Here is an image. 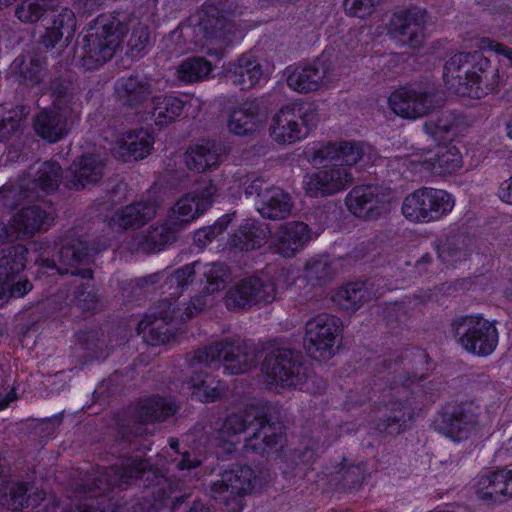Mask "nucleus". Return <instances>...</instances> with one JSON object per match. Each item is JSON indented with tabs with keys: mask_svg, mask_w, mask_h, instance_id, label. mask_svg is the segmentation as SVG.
<instances>
[{
	"mask_svg": "<svg viewBox=\"0 0 512 512\" xmlns=\"http://www.w3.org/2000/svg\"><path fill=\"white\" fill-rule=\"evenodd\" d=\"M27 249L23 245L10 246L2 251L0 257V284L6 288L30 282L21 273L27 262Z\"/></svg>",
	"mask_w": 512,
	"mask_h": 512,
	"instance_id": "nucleus-33",
	"label": "nucleus"
},
{
	"mask_svg": "<svg viewBox=\"0 0 512 512\" xmlns=\"http://www.w3.org/2000/svg\"><path fill=\"white\" fill-rule=\"evenodd\" d=\"M150 41L148 27L138 21L132 24V34L128 41L131 58H140Z\"/></svg>",
	"mask_w": 512,
	"mask_h": 512,
	"instance_id": "nucleus-60",
	"label": "nucleus"
},
{
	"mask_svg": "<svg viewBox=\"0 0 512 512\" xmlns=\"http://www.w3.org/2000/svg\"><path fill=\"white\" fill-rule=\"evenodd\" d=\"M29 183L26 178H21L18 185L4 186L0 190V200L8 209H15L24 199H33Z\"/></svg>",
	"mask_w": 512,
	"mask_h": 512,
	"instance_id": "nucleus-58",
	"label": "nucleus"
},
{
	"mask_svg": "<svg viewBox=\"0 0 512 512\" xmlns=\"http://www.w3.org/2000/svg\"><path fill=\"white\" fill-rule=\"evenodd\" d=\"M370 293L361 283H350L338 288L331 295L332 302L347 312H356L369 300Z\"/></svg>",
	"mask_w": 512,
	"mask_h": 512,
	"instance_id": "nucleus-46",
	"label": "nucleus"
},
{
	"mask_svg": "<svg viewBox=\"0 0 512 512\" xmlns=\"http://www.w3.org/2000/svg\"><path fill=\"white\" fill-rule=\"evenodd\" d=\"M178 411V406L171 400L162 397H151L141 400L136 407L135 420L132 425L123 426L120 436L123 440L132 441V437L148 434L145 425L165 421Z\"/></svg>",
	"mask_w": 512,
	"mask_h": 512,
	"instance_id": "nucleus-18",
	"label": "nucleus"
},
{
	"mask_svg": "<svg viewBox=\"0 0 512 512\" xmlns=\"http://www.w3.org/2000/svg\"><path fill=\"white\" fill-rule=\"evenodd\" d=\"M346 205L355 216L372 220L388 211L389 198L378 186H356L348 193Z\"/></svg>",
	"mask_w": 512,
	"mask_h": 512,
	"instance_id": "nucleus-23",
	"label": "nucleus"
},
{
	"mask_svg": "<svg viewBox=\"0 0 512 512\" xmlns=\"http://www.w3.org/2000/svg\"><path fill=\"white\" fill-rule=\"evenodd\" d=\"M459 344L468 352L479 356L491 354L498 344L496 327L480 316H460L451 323Z\"/></svg>",
	"mask_w": 512,
	"mask_h": 512,
	"instance_id": "nucleus-12",
	"label": "nucleus"
},
{
	"mask_svg": "<svg viewBox=\"0 0 512 512\" xmlns=\"http://www.w3.org/2000/svg\"><path fill=\"white\" fill-rule=\"evenodd\" d=\"M52 107L70 116L79 102V88L70 79L57 78L50 85Z\"/></svg>",
	"mask_w": 512,
	"mask_h": 512,
	"instance_id": "nucleus-43",
	"label": "nucleus"
},
{
	"mask_svg": "<svg viewBox=\"0 0 512 512\" xmlns=\"http://www.w3.org/2000/svg\"><path fill=\"white\" fill-rule=\"evenodd\" d=\"M222 153L223 148L220 144L207 141L190 147L185 153V163L190 170L201 173L217 166Z\"/></svg>",
	"mask_w": 512,
	"mask_h": 512,
	"instance_id": "nucleus-38",
	"label": "nucleus"
},
{
	"mask_svg": "<svg viewBox=\"0 0 512 512\" xmlns=\"http://www.w3.org/2000/svg\"><path fill=\"white\" fill-rule=\"evenodd\" d=\"M337 479L341 481L342 487L349 491L358 490L365 480V467L362 463L348 464L346 460L340 464L337 472Z\"/></svg>",
	"mask_w": 512,
	"mask_h": 512,
	"instance_id": "nucleus-57",
	"label": "nucleus"
},
{
	"mask_svg": "<svg viewBox=\"0 0 512 512\" xmlns=\"http://www.w3.org/2000/svg\"><path fill=\"white\" fill-rule=\"evenodd\" d=\"M127 31L126 23L116 16L98 17L83 39L84 66L94 69L112 59Z\"/></svg>",
	"mask_w": 512,
	"mask_h": 512,
	"instance_id": "nucleus-7",
	"label": "nucleus"
},
{
	"mask_svg": "<svg viewBox=\"0 0 512 512\" xmlns=\"http://www.w3.org/2000/svg\"><path fill=\"white\" fill-rule=\"evenodd\" d=\"M268 233L266 224L247 220L232 235L229 242L230 248L239 251H250L260 248L266 243Z\"/></svg>",
	"mask_w": 512,
	"mask_h": 512,
	"instance_id": "nucleus-39",
	"label": "nucleus"
},
{
	"mask_svg": "<svg viewBox=\"0 0 512 512\" xmlns=\"http://www.w3.org/2000/svg\"><path fill=\"white\" fill-rule=\"evenodd\" d=\"M215 193L216 186L212 181L203 182L192 192L181 197L171 208L168 216L184 230L191 221L212 205Z\"/></svg>",
	"mask_w": 512,
	"mask_h": 512,
	"instance_id": "nucleus-22",
	"label": "nucleus"
},
{
	"mask_svg": "<svg viewBox=\"0 0 512 512\" xmlns=\"http://www.w3.org/2000/svg\"><path fill=\"white\" fill-rule=\"evenodd\" d=\"M72 116L55 110H43L34 119V129L38 136L51 143L62 139L69 131Z\"/></svg>",
	"mask_w": 512,
	"mask_h": 512,
	"instance_id": "nucleus-36",
	"label": "nucleus"
},
{
	"mask_svg": "<svg viewBox=\"0 0 512 512\" xmlns=\"http://www.w3.org/2000/svg\"><path fill=\"white\" fill-rule=\"evenodd\" d=\"M476 52H461L451 56L443 68V81L448 90L459 95L466 96L469 93L472 72L477 65Z\"/></svg>",
	"mask_w": 512,
	"mask_h": 512,
	"instance_id": "nucleus-26",
	"label": "nucleus"
},
{
	"mask_svg": "<svg viewBox=\"0 0 512 512\" xmlns=\"http://www.w3.org/2000/svg\"><path fill=\"white\" fill-rule=\"evenodd\" d=\"M459 119L450 112H441L424 123L425 132L436 141H445L458 131Z\"/></svg>",
	"mask_w": 512,
	"mask_h": 512,
	"instance_id": "nucleus-51",
	"label": "nucleus"
},
{
	"mask_svg": "<svg viewBox=\"0 0 512 512\" xmlns=\"http://www.w3.org/2000/svg\"><path fill=\"white\" fill-rule=\"evenodd\" d=\"M255 362V349L238 338L198 349L194 354L192 364L222 365L229 374H241L247 372Z\"/></svg>",
	"mask_w": 512,
	"mask_h": 512,
	"instance_id": "nucleus-9",
	"label": "nucleus"
},
{
	"mask_svg": "<svg viewBox=\"0 0 512 512\" xmlns=\"http://www.w3.org/2000/svg\"><path fill=\"white\" fill-rule=\"evenodd\" d=\"M207 301L203 296L194 297L185 307L184 311L172 307V303L167 299L159 301L154 317H147L141 320L137 325L138 334H143L145 341L152 346L169 342L174 337V328L170 322L179 319L180 322L190 320L196 314L200 313Z\"/></svg>",
	"mask_w": 512,
	"mask_h": 512,
	"instance_id": "nucleus-8",
	"label": "nucleus"
},
{
	"mask_svg": "<svg viewBox=\"0 0 512 512\" xmlns=\"http://www.w3.org/2000/svg\"><path fill=\"white\" fill-rule=\"evenodd\" d=\"M341 331L342 323L338 317L317 315L306 323L304 348L316 360L329 359L334 354L335 341Z\"/></svg>",
	"mask_w": 512,
	"mask_h": 512,
	"instance_id": "nucleus-16",
	"label": "nucleus"
},
{
	"mask_svg": "<svg viewBox=\"0 0 512 512\" xmlns=\"http://www.w3.org/2000/svg\"><path fill=\"white\" fill-rule=\"evenodd\" d=\"M206 284L204 292L214 294L223 290L232 280L230 268L222 262L207 263L203 266Z\"/></svg>",
	"mask_w": 512,
	"mask_h": 512,
	"instance_id": "nucleus-53",
	"label": "nucleus"
},
{
	"mask_svg": "<svg viewBox=\"0 0 512 512\" xmlns=\"http://www.w3.org/2000/svg\"><path fill=\"white\" fill-rule=\"evenodd\" d=\"M317 112L300 102L283 105L273 116L270 135L278 144H294L306 138L318 122Z\"/></svg>",
	"mask_w": 512,
	"mask_h": 512,
	"instance_id": "nucleus-10",
	"label": "nucleus"
},
{
	"mask_svg": "<svg viewBox=\"0 0 512 512\" xmlns=\"http://www.w3.org/2000/svg\"><path fill=\"white\" fill-rule=\"evenodd\" d=\"M261 370L265 383L270 386L298 387L300 389L306 386V390L313 392H320L325 388V382L322 379L312 380L313 383L316 381L320 383L315 390L310 387V377L303 364L302 356L299 352L288 348H277L270 351L262 363Z\"/></svg>",
	"mask_w": 512,
	"mask_h": 512,
	"instance_id": "nucleus-5",
	"label": "nucleus"
},
{
	"mask_svg": "<svg viewBox=\"0 0 512 512\" xmlns=\"http://www.w3.org/2000/svg\"><path fill=\"white\" fill-rule=\"evenodd\" d=\"M153 142V137L148 131H131L118 141L116 154L124 160L130 157L135 160L143 159L150 154Z\"/></svg>",
	"mask_w": 512,
	"mask_h": 512,
	"instance_id": "nucleus-40",
	"label": "nucleus"
},
{
	"mask_svg": "<svg viewBox=\"0 0 512 512\" xmlns=\"http://www.w3.org/2000/svg\"><path fill=\"white\" fill-rule=\"evenodd\" d=\"M254 479L255 473L251 467L235 465L212 482L210 494L230 511L240 512L243 508L242 497L252 490Z\"/></svg>",
	"mask_w": 512,
	"mask_h": 512,
	"instance_id": "nucleus-13",
	"label": "nucleus"
},
{
	"mask_svg": "<svg viewBox=\"0 0 512 512\" xmlns=\"http://www.w3.org/2000/svg\"><path fill=\"white\" fill-rule=\"evenodd\" d=\"M22 110H10L0 120V141L12 138L21 130Z\"/></svg>",
	"mask_w": 512,
	"mask_h": 512,
	"instance_id": "nucleus-64",
	"label": "nucleus"
},
{
	"mask_svg": "<svg viewBox=\"0 0 512 512\" xmlns=\"http://www.w3.org/2000/svg\"><path fill=\"white\" fill-rule=\"evenodd\" d=\"M335 66L330 60L319 58L311 64L287 68L286 82L289 88L298 93L317 91L321 86L335 79Z\"/></svg>",
	"mask_w": 512,
	"mask_h": 512,
	"instance_id": "nucleus-19",
	"label": "nucleus"
},
{
	"mask_svg": "<svg viewBox=\"0 0 512 512\" xmlns=\"http://www.w3.org/2000/svg\"><path fill=\"white\" fill-rule=\"evenodd\" d=\"M115 91L124 105L137 107L152 97L153 80L145 75L121 77L116 81Z\"/></svg>",
	"mask_w": 512,
	"mask_h": 512,
	"instance_id": "nucleus-31",
	"label": "nucleus"
},
{
	"mask_svg": "<svg viewBox=\"0 0 512 512\" xmlns=\"http://www.w3.org/2000/svg\"><path fill=\"white\" fill-rule=\"evenodd\" d=\"M156 213L154 201H139L121 209L113 220L123 229L139 228L153 219Z\"/></svg>",
	"mask_w": 512,
	"mask_h": 512,
	"instance_id": "nucleus-41",
	"label": "nucleus"
},
{
	"mask_svg": "<svg viewBox=\"0 0 512 512\" xmlns=\"http://www.w3.org/2000/svg\"><path fill=\"white\" fill-rule=\"evenodd\" d=\"M392 387L384 418L376 424L380 433L399 434L416 411L433 402L434 385L424 382V376L406 375Z\"/></svg>",
	"mask_w": 512,
	"mask_h": 512,
	"instance_id": "nucleus-3",
	"label": "nucleus"
},
{
	"mask_svg": "<svg viewBox=\"0 0 512 512\" xmlns=\"http://www.w3.org/2000/svg\"><path fill=\"white\" fill-rule=\"evenodd\" d=\"M476 424L477 413L472 403H449L434 420L435 430L453 441L467 439Z\"/></svg>",
	"mask_w": 512,
	"mask_h": 512,
	"instance_id": "nucleus-17",
	"label": "nucleus"
},
{
	"mask_svg": "<svg viewBox=\"0 0 512 512\" xmlns=\"http://www.w3.org/2000/svg\"><path fill=\"white\" fill-rule=\"evenodd\" d=\"M56 211L51 202L33 204L20 209L11 219L16 238H31L48 231L55 220Z\"/></svg>",
	"mask_w": 512,
	"mask_h": 512,
	"instance_id": "nucleus-21",
	"label": "nucleus"
},
{
	"mask_svg": "<svg viewBox=\"0 0 512 512\" xmlns=\"http://www.w3.org/2000/svg\"><path fill=\"white\" fill-rule=\"evenodd\" d=\"M28 490L26 482L6 481L0 487V505L13 511L34 506L36 500L28 494Z\"/></svg>",
	"mask_w": 512,
	"mask_h": 512,
	"instance_id": "nucleus-49",
	"label": "nucleus"
},
{
	"mask_svg": "<svg viewBox=\"0 0 512 512\" xmlns=\"http://www.w3.org/2000/svg\"><path fill=\"white\" fill-rule=\"evenodd\" d=\"M257 210L263 218L270 220H282L287 218L292 211L293 202L290 195L282 188H270L263 195L262 201H257Z\"/></svg>",
	"mask_w": 512,
	"mask_h": 512,
	"instance_id": "nucleus-37",
	"label": "nucleus"
},
{
	"mask_svg": "<svg viewBox=\"0 0 512 512\" xmlns=\"http://www.w3.org/2000/svg\"><path fill=\"white\" fill-rule=\"evenodd\" d=\"M426 13L420 9H410L395 13L389 24V35L403 45L416 48L425 39Z\"/></svg>",
	"mask_w": 512,
	"mask_h": 512,
	"instance_id": "nucleus-24",
	"label": "nucleus"
},
{
	"mask_svg": "<svg viewBox=\"0 0 512 512\" xmlns=\"http://www.w3.org/2000/svg\"><path fill=\"white\" fill-rule=\"evenodd\" d=\"M472 238L463 233L447 235L438 246V255L441 260L453 264L467 259L470 255Z\"/></svg>",
	"mask_w": 512,
	"mask_h": 512,
	"instance_id": "nucleus-45",
	"label": "nucleus"
},
{
	"mask_svg": "<svg viewBox=\"0 0 512 512\" xmlns=\"http://www.w3.org/2000/svg\"><path fill=\"white\" fill-rule=\"evenodd\" d=\"M388 105L397 116L417 120L432 113L439 103L433 88L409 86L392 92L388 98Z\"/></svg>",
	"mask_w": 512,
	"mask_h": 512,
	"instance_id": "nucleus-14",
	"label": "nucleus"
},
{
	"mask_svg": "<svg viewBox=\"0 0 512 512\" xmlns=\"http://www.w3.org/2000/svg\"><path fill=\"white\" fill-rule=\"evenodd\" d=\"M227 79L240 90L255 87L263 78V68L260 62L251 54H243L226 69Z\"/></svg>",
	"mask_w": 512,
	"mask_h": 512,
	"instance_id": "nucleus-34",
	"label": "nucleus"
},
{
	"mask_svg": "<svg viewBox=\"0 0 512 512\" xmlns=\"http://www.w3.org/2000/svg\"><path fill=\"white\" fill-rule=\"evenodd\" d=\"M212 70L209 61L202 57H191L184 60L177 69L179 80L194 83L205 79Z\"/></svg>",
	"mask_w": 512,
	"mask_h": 512,
	"instance_id": "nucleus-54",
	"label": "nucleus"
},
{
	"mask_svg": "<svg viewBox=\"0 0 512 512\" xmlns=\"http://www.w3.org/2000/svg\"><path fill=\"white\" fill-rule=\"evenodd\" d=\"M309 233L308 225L303 222L283 223L271 236L270 247L274 253L291 258L309 242Z\"/></svg>",
	"mask_w": 512,
	"mask_h": 512,
	"instance_id": "nucleus-28",
	"label": "nucleus"
},
{
	"mask_svg": "<svg viewBox=\"0 0 512 512\" xmlns=\"http://www.w3.org/2000/svg\"><path fill=\"white\" fill-rule=\"evenodd\" d=\"M185 102L173 95H162L153 98L152 118L155 125L166 127L175 122L183 112Z\"/></svg>",
	"mask_w": 512,
	"mask_h": 512,
	"instance_id": "nucleus-48",
	"label": "nucleus"
},
{
	"mask_svg": "<svg viewBox=\"0 0 512 512\" xmlns=\"http://www.w3.org/2000/svg\"><path fill=\"white\" fill-rule=\"evenodd\" d=\"M194 266L195 264L185 265L176 269L163 282L161 286L163 293L168 295L166 299L172 303V307H175L173 301L193 282L195 276Z\"/></svg>",
	"mask_w": 512,
	"mask_h": 512,
	"instance_id": "nucleus-52",
	"label": "nucleus"
},
{
	"mask_svg": "<svg viewBox=\"0 0 512 512\" xmlns=\"http://www.w3.org/2000/svg\"><path fill=\"white\" fill-rule=\"evenodd\" d=\"M477 497L488 505L504 503L502 493L494 486L489 474L482 475L476 486Z\"/></svg>",
	"mask_w": 512,
	"mask_h": 512,
	"instance_id": "nucleus-61",
	"label": "nucleus"
},
{
	"mask_svg": "<svg viewBox=\"0 0 512 512\" xmlns=\"http://www.w3.org/2000/svg\"><path fill=\"white\" fill-rule=\"evenodd\" d=\"M276 285L270 279L246 277L233 285L224 302L230 311H244L259 304H269L276 299Z\"/></svg>",
	"mask_w": 512,
	"mask_h": 512,
	"instance_id": "nucleus-15",
	"label": "nucleus"
},
{
	"mask_svg": "<svg viewBox=\"0 0 512 512\" xmlns=\"http://www.w3.org/2000/svg\"><path fill=\"white\" fill-rule=\"evenodd\" d=\"M453 207L454 199L445 190L421 187L405 197L402 213L410 221L429 223L440 220Z\"/></svg>",
	"mask_w": 512,
	"mask_h": 512,
	"instance_id": "nucleus-11",
	"label": "nucleus"
},
{
	"mask_svg": "<svg viewBox=\"0 0 512 512\" xmlns=\"http://www.w3.org/2000/svg\"><path fill=\"white\" fill-rule=\"evenodd\" d=\"M54 0H23L15 10V16L23 23H36L48 11L54 10Z\"/></svg>",
	"mask_w": 512,
	"mask_h": 512,
	"instance_id": "nucleus-55",
	"label": "nucleus"
},
{
	"mask_svg": "<svg viewBox=\"0 0 512 512\" xmlns=\"http://www.w3.org/2000/svg\"><path fill=\"white\" fill-rule=\"evenodd\" d=\"M336 274V269L327 257L310 259L305 265V277L312 284L325 285Z\"/></svg>",
	"mask_w": 512,
	"mask_h": 512,
	"instance_id": "nucleus-56",
	"label": "nucleus"
},
{
	"mask_svg": "<svg viewBox=\"0 0 512 512\" xmlns=\"http://www.w3.org/2000/svg\"><path fill=\"white\" fill-rule=\"evenodd\" d=\"M93 255L88 245L80 238L65 236L55 243L53 249L47 246L36 263L44 270L53 271L60 275L71 274L82 279H92L90 268H78L79 265H89Z\"/></svg>",
	"mask_w": 512,
	"mask_h": 512,
	"instance_id": "nucleus-6",
	"label": "nucleus"
},
{
	"mask_svg": "<svg viewBox=\"0 0 512 512\" xmlns=\"http://www.w3.org/2000/svg\"><path fill=\"white\" fill-rule=\"evenodd\" d=\"M230 222V215L222 216L215 224L197 230L194 234V241L201 247L206 246L220 235Z\"/></svg>",
	"mask_w": 512,
	"mask_h": 512,
	"instance_id": "nucleus-63",
	"label": "nucleus"
},
{
	"mask_svg": "<svg viewBox=\"0 0 512 512\" xmlns=\"http://www.w3.org/2000/svg\"><path fill=\"white\" fill-rule=\"evenodd\" d=\"M105 163L97 155L86 154L73 161L65 176V186L81 189L98 183L104 176Z\"/></svg>",
	"mask_w": 512,
	"mask_h": 512,
	"instance_id": "nucleus-29",
	"label": "nucleus"
},
{
	"mask_svg": "<svg viewBox=\"0 0 512 512\" xmlns=\"http://www.w3.org/2000/svg\"><path fill=\"white\" fill-rule=\"evenodd\" d=\"M423 164L427 170L435 174H451L462 167V156L455 146H441L435 155L427 158Z\"/></svg>",
	"mask_w": 512,
	"mask_h": 512,
	"instance_id": "nucleus-47",
	"label": "nucleus"
},
{
	"mask_svg": "<svg viewBox=\"0 0 512 512\" xmlns=\"http://www.w3.org/2000/svg\"><path fill=\"white\" fill-rule=\"evenodd\" d=\"M181 231L180 224L167 216L164 222L151 225L145 232L137 234L130 248L146 254L159 252L175 243Z\"/></svg>",
	"mask_w": 512,
	"mask_h": 512,
	"instance_id": "nucleus-27",
	"label": "nucleus"
},
{
	"mask_svg": "<svg viewBox=\"0 0 512 512\" xmlns=\"http://www.w3.org/2000/svg\"><path fill=\"white\" fill-rule=\"evenodd\" d=\"M262 417L255 420L253 435L245 440V449L247 451L261 452L266 448H273L278 445L282 439V427L278 423L271 422L268 419L267 407L259 404Z\"/></svg>",
	"mask_w": 512,
	"mask_h": 512,
	"instance_id": "nucleus-35",
	"label": "nucleus"
},
{
	"mask_svg": "<svg viewBox=\"0 0 512 512\" xmlns=\"http://www.w3.org/2000/svg\"><path fill=\"white\" fill-rule=\"evenodd\" d=\"M45 65V59L37 55H25L17 57L12 68L20 82L34 86L41 82Z\"/></svg>",
	"mask_w": 512,
	"mask_h": 512,
	"instance_id": "nucleus-50",
	"label": "nucleus"
},
{
	"mask_svg": "<svg viewBox=\"0 0 512 512\" xmlns=\"http://www.w3.org/2000/svg\"><path fill=\"white\" fill-rule=\"evenodd\" d=\"M240 14L241 7L231 0L204 3L189 17V22L196 36L224 48L233 41L236 32L234 18Z\"/></svg>",
	"mask_w": 512,
	"mask_h": 512,
	"instance_id": "nucleus-4",
	"label": "nucleus"
},
{
	"mask_svg": "<svg viewBox=\"0 0 512 512\" xmlns=\"http://www.w3.org/2000/svg\"><path fill=\"white\" fill-rule=\"evenodd\" d=\"M137 481L143 482L146 489L145 497H151L149 508L158 510L172 500V512H177L185 500L183 495L173 496L178 484L173 483L147 459L137 456L123 457L119 463L109 468H97L84 475L78 473L77 477L70 478L69 486L75 498L98 497L114 487L126 488Z\"/></svg>",
	"mask_w": 512,
	"mask_h": 512,
	"instance_id": "nucleus-1",
	"label": "nucleus"
},
{
	"mask_svg": "<svg viewBox=\"0 0 512 512\" xmlns=\"http://www.w3.org/2000/svg\"><path fill=\"white\" fill-rule=\"evenodd\" d=\"M262 417L261 407L248 405L244 409L228 414L214 430L213 438L220 444H228V451L240 442V435L254 426L255 420Z\"/></svg>",
	"mask_w": 512,
	"mask_h": 512,
	"instance_id": "nucleus-25",
	"label": "nucleus"
},
{
	"mask_svg": "<svg viewBox=\"0 0 512 512\" xmlns=\"http://www.w3.org/2000/svg\"><path fill=\"white\" fill-rule=\"evenodd\" d=\"M62 177V168L53 161H46L31 166L23 178L30 185V191L34 198H39V192L45 194L56 191Z\"/></svg>",
	"mask_w": 512,
	"mask_h": 512,
	"instance_id": "nucleus-32",
	"label": "nucleus"
},
{
	"mask_svg": "<svg viewBox=\"0 0 512 512\" xmlns=\"http://www.w3.org/2000/svg\"><path fill=\"white\" fill-rule=\"evenodd\" d=\"M268 119V110L260 98H248L232 107L227 128L237 136H251L262 130Z\"/></svg>",
	"mask_w": 512,
	"mask_h": 512,
	"instance_id": "nucleus-20",
	"label": "nucleus"
},
{
	"mask_svg": "<svg viewBox=\"0 0 512 512\" xmlns=\"http://www.w3.org/2000/svg\"><path fill=\"white\" fill-rule=\"evenodd\" d=\"M99 296L97 290L89 283L79 285L74 292V303L83 311H93L97 308Z\"/></svg>",
	"mask_w": 512,
	"mask_h": 512,
	"instance_id": "nucleus-62",
	"label": "nucleus"
},
{
	"mask_svg": "<svg viewBox=\"0 0 512 512\" xmlns=\"http://www.w3.org/2000/svg\"><path fill=\"white\" fill-rule=\"evenodd\" d=\"M190 385L200 401L205 403L215 402L223 397L227 387L221 381L204 371L195 370L190 378Z\"/></svg>",
	"mask_w": 512,
	"mask_h": 512,
	"instance_id": "nucleus-44",
	"label": "nucleus"
},
{
	"mask_svg": "<svg viewBox=\"0 0 512 512\" xmlns=\"http://www.w3.org/2000/svg\"><path fill=\"white\" fill-rule=\"evenodd\" d=\"M476 60V69L472 72L473 80L466 96L479 99L497 91L502 84V77L499 67L492 64L481 52H476Z\"/></svg>",
	"mask_w": 512,
	"mask_h": 512,
	"instance_id": "nucleus-30",
	"label": "nucleus"
},
{
	"mask_svg": "<svg viewBox=\"0 0 512 512\" xmlns=\"http://www.w3.org/2000/svg\"><path fill=\"white\" fill-rule=\"evenodd\" d=\"M367 145L357 141L316 143L306 150L309 162L325 164L322 169L308 173L303 178L305 194L313 198L335 195L349 187L354 177L352 166L362 160Z\"/></svg>",
	"mask_w": 512,
	"mask_h": 512,
	"instance_id": "nucleus-2",
	"label": "nucleus"
},
{
	"mask_svg": "<svg viewBox=\"0 0 512 512\" xmlns=\"http://www.w3.org/2000/svg\"><path fill=\"white\" fill-rule=\"evenodd\" d=\"M97 329L80 331L77 334V343L85 351L89 358H99L103 356L105 341Z\"/></svg>",
	"mask_w": 512,
	"mask_h": 512,
	"instance_id": "nucleus-59",
	"label": "nucleus"
},
{
	"mask_svg": "<svg viewBox=\"0 0 512 512\" xmlns=\"http://www.w3.org/2000/svg\"><path fill=\"white\" fill-rule=\"evenodd\" d=\"M76 27L74 12L69 8H63L54 16L51 26L47 27L42 36L41 43L46 48H54L63 37L68 41L73 37Z\"/></svg>",
	"mask_w": 512,
	"mask_h": 512,
	"instance_id": "nucleus-42",
	"label": "nucleus"
}]
</instances>
